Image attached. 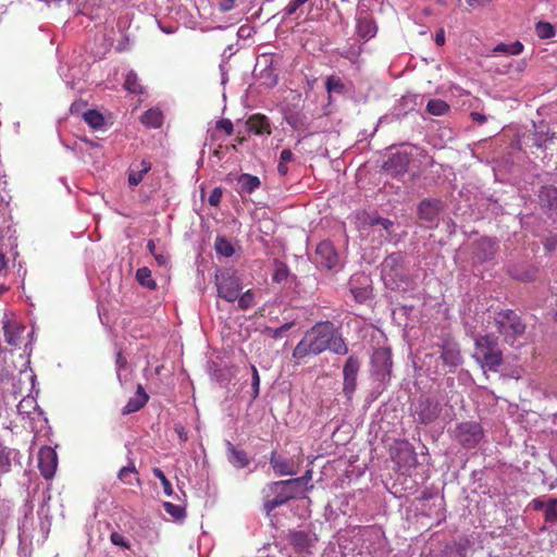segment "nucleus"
<instances>
[{"label": "nucleus", "mask_w": 557, "mask_h": 557, "mask_svg": "<svg viewBox=\"0 0 557 557\" xmlns=\"http://www.w3.org/2000/svg\"><path fill=\"white\" fill-rule=\"evenodd\" d=\"M124 87L132 94H141L144 89L137 74L134 71L127 73Z\"/></svg>", "instance_id": "c9c22d12"}, {"label": "nucleus", "mask_w": 557, "mask_h": 557, "mask_svg": "<svg viewBox=\"0 0 557 557\" xmlns=\"http://www.w3.org/2000/svg\"><path fill=\"white\" fill-rule=\"evenodd\" d=\"M293 326V323H285L283 324L281 327H277V329H271V334H272V337L274 338H277L280 337L283 332H287L288 330H290Z\"/></svg>", "instance_id": "864d4df0"}, {"label": "nucleus", "mask_w": 557, "mask_h": 557, "mask_svg": "<svg viewBox=\"0 0 557 557\" xmlns=\"http://www.w3.org/2000/svg\"><path fill=\"white\" fill-rule=\"evenodd\" d=\"M3 331L5 342L11 346H17L24 327L14 321H8L3 325Z\"/></svg>", "instance_id": "4be33fe9"}, {"label": "nucleus", "mask_w": 557, "mask_h": 557, "mask_svg": "<svg viewBox=\"0 0 557 557\" xmlns=\"http://www.w3.org/2000/svg\"><path fill=\"white\" fill-rule=\"evenodd\" d=\"M377 27L374 21L368 16L359 17L357 20V34L366 39H370L375 36Z\"/></svg>", "instance_id": "b1692460"}, {"label": "nucleus", "mask_w": 557, "mask_h": 557, "mask_svg": "<svg viewBox=\"0 0 557 557\" xmlns=\"http://www.w3.org/2000/svg\"><path fill=\"white\" fill-rule=\"evenodd\" d=\"M7 267V259L3 253H0V272L5 269Z\"/></svg>", "instance_id": "e2e57ef3"}, {"label": "nucleus", "mask_w": 557, "mask_h": 557, "mask_svg": "<svg viewBox=\"0 0 557 557\" xmlns=\"http://www.w3.org/2000/svg\"><path fill=\"white\" fill-rule=\"evenodd\" d=\"M270 465L275 474L284 476V475H294L297 473V470L290 459L284 458L276 454V451L271 453Z\"/></svg>", "instance_id": "2eb2a0df"}, {"label": "nucleus", "mask_w": 557, "mask_h": 557, "mask_svg": "<svg viewBox=\"0 0 557 557\" xmlns=\"http://www.w3.org/2000/svg\"><path fill=\"white\" fill-rule=\"evenodd\" d=\"M110 540L114 545L125 547V548L128 547V543L126 542L125 537L117 532H113L110 536Z\"/></svg>", "instance_id": "09e8293b"}, {"label": "nucleus", "mask_w": 557, "mask_h": 557, "mask_svg": "<svg viewBox=\"0 0 557 557\" xmlns=\"http://www.w3.org/2000/svg\"><path fill=\"white\" fill-rule=\"evenodd\" d=\"M545 522L555 523L557 521V499L549 498L544 510Z\"/></svg>", "instance_id": "e433bc0d"}, {"label": "nucleus", "mask_w": 557, "mask_h": 557, "mask_svg": "<svg viewBox=\"0 0 557 557\" xmlns=\"http://www.w3.org/2000/svg\"><path fill=\"white\" fill-rule=\"evenodd\" d=\"M359 369L360 360L358 357L355 355L349 356L343 368V393L348 399H351L357 388V375Z\"/></svg>", "instance_id": "6e6552de"}, {"label": "nucleus", "mask_w": 557, "mask_h": 557, "mask_svg": "<svg viewBox=\"0 0 557 557\" xmlns=\"http://www.w3.org/2000/svg\"><path fill=\"white\" fill-rule=\"evenodd\" d=\"M236 141H237L238 144H243V143L245 141V137H237V138H236Z\"/></svg>", "instance_id": "0e129e2a"}, {"label": "nucleus", "mask_w": 557, "mask_h": 557, "mask_svg": "<svg viewBox=\"0 0 557 557\" xmlns=\"http://www.w3.org/2000/svg\"><path fill=\"white\" fill-rule=\"evenodd\" d=\"M246 125L255 135L262 136L272 134L270 120L264 114L256 113L250 115L246 121Z\"/></svg>", "instance_id": "4468645a"}, {"label": "nucleus", "mask_w": 557, "mask_h": 557, "mask_svg": "<svg viewBox=\"0 0 557 557\" xmlns=\"http://www.w3.org/2000/svg\"><path fill=\"white\" fill-rule=\"evenodd\" d=\"M473 358L482 368L497 371L503 363V354L498 348L497 338L494 335H482L475 338V352Z\"/></svg>", "instance_id": "7ed1b4c3"}, {"label": "nucleus", "mask_w": 557, "mask_h": 557, "mask_svg": "<svg viewBox=\"0 0 557 557\" xmlns=\"http://www.w3.org/2000/svg\"><path fill=\"white\" fill-rule=\"evenodd\" d=\"M523 48L524 47L522 42L519 40H516L511 44L499 42L494 47L493 52L504 53L507 55H518L523 51Z\"/></svg>", "instance_id": "cd10ccee"}, {"label": "nucleus", "mask_w": 557, "mask_h": 557, "mask_svg": "<svg viewBox=\"0 0 557 557\" xmlns=\"http://www.w3.org/2000/svg\"><path fill=\"white\" fill-rule=\"evenodd\" d=\"M289 543L298 550H305L312 545V539L305 531H294L289 534Z\"/></svg>", "instance_id": "bb28decb"}, {"label": "nucleus", "mask_w": 557, "mask_h": 557, "mask_svg": "<svg viewBox=\"0 0 557 557\" xmlns=\"http://www.w3.org/2000/svg\"><path fill=\"white\" fill-rule=\"evenodd\" d=\"M58 466V456L54 449L44 446L38 453V468L45 479L53 478Z\"/></svg>", "instance_id": "9d476101"}, {"label": "nucleus", "mask_w": 557, "mask_h": 557, "mask_svg": "<svg viewBox=\"0 0 557 557\" xmlns=\"http://www.w3.org/2000/svg\"><path fill=\"white\" fill-rule=\"evenodd\" d=\"M327 349L336 355H347L348 346L344 338L337 333L335 325L332 323V339L327 343Z\"/></svg>", "instance_id": "393cba45"}, {"label": "nucleus", "mask_w": 557, "mask_h": 557, "mask_svg": "<svg viewBox=\"0 0 557 557\" xmlns=\"http://www.w3.org/2000/svg\"><path fill=\"white\" fill-rule=\"evenodd\" d=\"M163 507L165 512L171 515L175 519H182L186 515L185 509L180 505L166 502L163 504Z\"/></svg>", "instance_id": "a19ab883"}, {"label": "nucleus", "mask_w": 557, "mask_h": 557, "mask_svg": "<svg viewBox=\"0 0 557 557\" xmlns=\"http://www.w3.org/2000/svg\"><path fill=\"white\" fill-rule=\"evenodd\" d=\"M117 478L127 485H133L134 481L139 482L137 470L134 465L121 468Z\"/></svg>", "instance_id": "473e14b6"}, {"label": "nucleus", "mask_w": 557, "mask_h": 557, "mask_svg": "<svg viewBox=\"0 0 557 557\" xmlns=\"http://www.w3.org/2000/svg\"><path fill=\"white\" fill-rule=\"evenodd\" d=\"M238 193L252 194L261 186V181L258 176L243 173L237 177Z\"/></svg>", "instance_id": "412c9836"}, {"label": "nucleus", "mask_w": 557, "mask_h": 557, "mask_svg": "<svg viewBox=\"0 0 557 557\" xmlns=\"http://www.w3.org/2000/svg\"><path fill=\"white\" fill-rule=\"evenodd\" d=\"M449 104L442 99H431L426 104V112L431 115L441 116L449 111Z\"/></svg>", "instance_id": "c756f323"}, {"label": "nucleus", "mask_w": 557, "mask_h": 557, "mask_svg": "<svg viewBox=\"0 0 557 557\" xmlns=\"http://www.w3.org/2000/svg\"><path fill=\"white\" fill-rule=\"evenodd\" d=\"M147 249L153 256L156 253V243L153 239H149L147 243Z\"/></svg>", "instance_id": "052dcab7"}, {"label": "nucleus", "mask_w": 557, "mask_h": 557, "mask_svg": "<svg viewBox=\"0 0 557 557\" xmlns=\"http://www.w3.org/2000/svg\"><path fill=\"white\" fill-rule=\"evenodd\" d=\"M251 372H252V389H253V398H256L259 395V387H260V376L258 373V370L255 366H251Z\"/></svg>", "instance_id": "49530a36"}, {"label": "nucleus", "mask_w": 557, "mask_h": 557, "mask_svg": "<svg viewBox=\"0 0 557 557\" xmlns=\"http://www.w3.org/2000/svg\"><path fill=\"white\" fill-rule=\"evenodd\" d=\"M545 506H546V505L544 504V502H542V500H540V499H534V500H533V508H534L535 510H541V509H543V508L545 509Z\"/></svg>", "instance_id": "680f3d73"}, {"label": "nucleus", "mask_w": 557, "mask_h": 557, "mask_svg": "<svg viewBox=\"0 0 557 557\" xmlns=\"http://www.w3.org/2000/svg\"><path fill=\"white\" fill-rule=\"evenodd\" d=\"M412 416L417 422L423 425H429L438 419L442 412V405L440 400L421 396L412 405Z\"/></svg>", "instance_id": "0eeeda50"}, {"label": "nucleus", "mask_w": 557, "mask_h": 557, "mask_svg": "<svg viewBox=\"0 0 557 557\" xmlns=\"http://www.w3.org/2000/svg\"><path fill=\"white\" fill-rule=\"evenodd\" d=\"M441 359L449 368H457L462 362L459 348L453 344H446L443 346Z\"/></svg>", "instance_id": "6ab92c4d"}, {"label": "nucleus", "mask_w": 557, "mask_h": 557, "mask_svg": "<svg viewBox=\"0 0 557 557\" xmlns=\"http://www.w3.org/2000/svg\"><path fill=\"white\" fill-rule=\"evenodd\" d=\"M453 438L463 448H475L484 436L482 425L476 421L457 423L451 430Z\"/></svg>", "instance_id": "423d86ee"}, {"label": "nucleus", "mask_w": 557, "mask_h": 557, "mask_svg": "<svg viewBox=\"0 0 557 557\" xmlns=\"http://www.w3.org/2000/svg\"><path fill=\"white\" fill-rule=\"evenodd\" d=\"M537 268L529 263L516 264L509 269V275L512 278L521 282L535 281L537 277Z\"/></svg>", "instance_id": "f3484780"}, {"label": "nucleus", "mask_w": 557, "mask_h": 557, "mask_svg": "<svg viewBox=\"0 0 557 557\" xmlns=\"http://www.w3.org/2000/svg\"><path fill=\"white\" fill-rule=\"evenodd\" d=\"M471 117H472L473 121H475V122H478L480 124H482V123H484L486 121V116L484 114L479 113V112H472L471 113Z\"/></svg>", "instance_id": "13d9d810"}, {"label": "nucleus", "mask_w": 557, "mask_h": 557, "mask_svg": "<svg viewBox=\"0 0 557 557\" xmlns=\"http://www.w3.org/2000/svg\"><path fill=\"white\" fill-rule=\"evenodd\" d=\"M228 451V461L237 469L246 468L250 463V459L246 451L237 449L231 442H226Z\"/></svg>", "instance_id": "aec40b11"}, {"label": "nucleus", "mask_w": 557, "mask_h": 557, "mask_svg": "<svg viewBox=\"0 0 557 557\" xmlns=\"http://www.w3.org/2000/svg\"><path fill=\"white\" fill-rule=\"evenodd\" d=\"M289 275V271L286 264L283 262H276V268L274 271V274L272 276L273 282L275 283H282L287 280Z\"/></svg>", "instance_id": "58836bf2"}, {"label": "nucleus", "mask_w": 557, "mask_h": 557, "mask_svg": "<svg viewBox=\"0 0 557 557\" xmlns=\"http://www.w3.org/2000/svg\"><path fill=\"white\" fill-rule=\"evenodd\" d=\"M238 307L242 310H247L255 304V294L251 289L246 290L240 296H238Z\"/></svg>", "instance_id": "ea45409f"}, {"label": "nucleus", "mask_w": 557, "mask_h": 557, "mask_svg": "<svg viewBox=\"0 0 557 557\" xmlns=\"http://www.w3.org/2000/svg\"><path fill=\"white\" fill-rule=\"evenodd\" d=\"M442 211V201L440 199L424 198L418 205V216L428 223H435Z\"/></svg>", "instance_id": "ddd939ff"}, {"label": "nucleus", "mask_w": 557, "mask_h": 557, "mask_svg": "<svg viewBox=\"0 0 557 557\" xmlns=\"http://www.w3.org/2000/svg\"><path fill=\"white\" fill-rule=\"evenodd\" d=\"M214 249L218 255L230 258L234 255L235 250L232 243L222 236L216 237L214 243Z\"/></svg>", "instance_id": "2f4dec72"}, {"label": "nucleus", "mask_w": 557, "mask_h": 557, "mask_svg": "<svg viewBox=\"0 0 557 557\" xmlns=\"http://www.w3.org/2000/svg\"><path fill=\"white\" fill-rule=\"evenodd\" d=\"M149 400V395L146 393L144 386L138 384L136 387L135 396L131 397L127 404L122 409V414L126 416L139 411L146 406Z\"/></svg>", "instance_id": "dca6fc26"}, {"label": "nucleus", "mask_w": 557, "mask_h": 557, "mask_svg": "<svg viewBox=\"0 0 557 557\" xmlns=\"http://www.w3.org/2000/svg\"><path fill=\"white\" fill-rule=\"evenodd\" d=\"M299 480H282L269 483L263 488V509L269 516L275 508L285 505L300 495L297 490Z\"/></svg>", "instance_id": "f03ea898"}, {"label": "nucleus", "mask_w": 557, "mask_h": 557, "mask_svg": "<svg viewBox=\"0 0 557 557\" xmlns=\"http://www.w3.org/2000/svg\"><path fill=\"white\" fill-rule=\"evenodd\" d=\"M325 88L329 92L342 94L345 90V85L339 77L331 75L326 78Z\"/></svg>", "instance_id": "4c0bfd02"}, {"label": "nucleus", "mask_w": 557, "mask_h": 557, "mask_svg": "<svg viewBox=\"0 0 557 557\" xmlns=\"http://www.w3.org/2000/svg\"><path fill=\"white\" fill-rule=\"evenodd\" d=\"M410 161V153L398 151L383 163V170L393 177L403 176L407 173Z\"/></svg>", "instance_id": "1a4fd4ad"}, {"label": "nucleus", "mask_w": 557, "mask_h": 557, "mask_svg": "<svg viewBox=\"0 0 557 557\" xmlns=\"http://www.w3.org/2000/svg\"><path fill=\"white\" fill-rule=\"evenodd\" d=\"M115 363H116V368H117V374L120 375V371L122 369H125L126 368V364H127V360L126 358L123 356V352L122 350H119L117 354H116V360H115Z\"/></svg>", "instance_id": "5fc2aeb1"}, {"label": "nucleus", "mask_w": 557, "mask_h": 557, "mask_svg": "<svg viewBox=\"0 0 557 557\" xmlns=\"http://www.w3.org/2000/svg\"><path fill=\"white\" fill-rule=\"evenodd\" d=\"M554 320L557 322V310H556V312L554 314Z\"/></svg>", "instance_id": "69168bd1"}, {"label": "nucleus", "mask_w": 557, "mask_h": 557, "mask_svg": "<svg viewBox=\"0 0 557 557\" xmlns=\"http://www.w3.org/2000/svg\"><path fill=\"white\" fill-rule=\"evenodd\" d=\"M140 121L147 127L158 128L163 123V114L159 109H149L143 113Z\"/></svg>", "instance_id": "a878e982"}, {"label": "nucleus", "mask_w": 557, "mask_h": 557, "mask_svg": "<svg viewBox=\"0 0 557 557\" xmlns=\"http://www.w3.org/2000/svg\"><path fill=\"white\" fill-rule=\"evenodd\" d=\"M221 199H222V189L220 187H215L211 191V194L208 198V202L210 206L216 207L221 202Z\"/></svg>", "instance_id": "a18cd8bd"}, {"label": "nucleus", "mask_w": 557, "mask_h": 557, "mask_svg": "<svg viewBox=\"0 0 557 557\" xmlns=\"http://www.w3.org/2000/svg\"><path fill=\"white\" fill-rule=\"evenodd\" d=\"M535 34L540 39H550L555 36L556 29L549 22L540 21L535 24Z\"/></svg>", "instance_id": "72a5a7b5"}, {"label": "nucleus", "mask_w": 557, "mask_h": 557, "mask_svg": "<svg viewBox=\"0 0 557 557\" xmlns=\"http://www.w3.org/2000/svg\"><path fill=\"white\" fill-rule=\"evenodd\" d=\"M151 170V162L144 159L139 163H133L128 169V184L131 186L139 185L145 175Z\"/></svg>", "instance_id": "a211bd4d"}, {"label": "nucleus", "mask_w": 557, "mask_h": 557, "mask_svg": "<svg viewBox=\"0 0 557 557\" xmlns=\"http://www.w3.org/2000/svg\"><path fill=\"white\" fill-rule=\"evenodd\" d=\"M543 245L544 248L549 252L555 250L557 247V234H550L549 236H547L543 242Z\"/></svg>", "instance_id": "de8ad7c7"}, {"label": "nucleus", "mask_w": 557, "mask_h": 557, "mask_svg": "<svg viewBox=\"0 0 557 557\" xmlns=\"http://www.w3.org/2000/svg\"><path fill=\"white\" fill-rule=\"evenodd\" d=\"M495 323L505 342L513 343L525 331V324L512 310L498 312L495 317Z\"/></svg>", "instance_id": "39448f33"}, {"label": "nucleus", "mask_w": 557, "mask_h": 557, "mask_svg": "<svg viewBox=\"0 0 557 557\" xmlns=\"http://www.w3.org/2000/svg\"><path fill=\"white\" fill-rule=\"evenodd\" d=\"M435 42L437 46H443L444 42H445V35H444V30L441 29L438 33H436L435 35Z\"/></svg>", "instance_id": "bf43d9fd"}, {"label": "nucleus", "mask_w": 557, "mask_h": 557, "mask_svg": "<svg viewBox=\"0 0 557 557\" xmlns=\"http://www.w3.org/2000/svg\"><path fill=\"white\" fill-rule=\"evenodd\" d=\"M218 296L234 302L242 292V280L233 269H225L215 274Z\"/></svg>", "instance_id": "20e7f679"}, {"label": "nucleus", "mask_w": 557, "mask_h": 557, "mask_svg": "<svg viewBox=\"0 0 557 557\" xmlns=\"http://www.w3.org/2000/svg\"><path fill=\"white\" fill-rule=\"evenodd\" d=\"M176 434L178 435L180 440L181 441H187V432L185 430V428L182 425V424H175V428H174Z\"/></svg>", "instance_id": "4d7b16f0"}, {"label": "nucleus", "mask_w": 557, "mask_h": 557, "mask_svg": "<svg viewBox=\"0 0 557 557\" xmlns=\"http://www.w3.org/2000/svg\"><path fill=\"white\" fill-rule=\"evenodd\" d=\"M540 202L543 207L553 210L557 209V187L544 186L539 194Z\"/></svg>", "instance_id": "5701e85b"}, {"label": "nucleus", "mask_w": 557, "mask_h": 557, "mask_svg": "<svg viewBox=\"0 0 557 557\" xmlns=\"http://www.w3.org/2000/svg\"><path fill=\"white\" fill-rule=\"evenodd\" d=\"M83 119L94 129H100L104 125V117L97 110H87L84 112Z\"/></svg>", "instance_id": "7c9ffc66"}, {"label": "nucleus", "mask_w": 557, "mask_h": 557, "mask_svg": "<svg viewBox=\"0 0 557 557\" xmlns=\"http://www.w3.org/2000/svg\"><path fill=\"white\" fill-rule=\"evenodd\" d=\"M381 225L384 230L389 231L394 226V222L385 218H376L371 221V225Z\"/></svg>", "instance_id": "8fccbe9b"}, {"label": "nucleus", "mask_w": 557, "mask_h": 557, "mask_svg": "<svg viewBox=\"0 0 557 557\" xmlns=\"http://www.w3.org/2000/svg\"><path fill=\"white\" fill-rule=\"evenodd\" d=\"M216 128L224 131L227 135H232L234 132V125L228 119H221L216 122Z\"/></svg>", "instance_id": "c03bdc74"}, {"label": "nucleus", "mask_w": 557, "mask_h": 557, "mask_svg": "<svg viewBox=\"0 0 557 557\" xmlns=\"http://www.w3.org/2000/svg\"><path fill=\"white\" fill-rule=\"evenodd\" d=\"M153 257H154L156 262H157L159 265H161V267L166 265V264H168V262H169V260H170V256H169L168 253H162V252H161V253H158V252H156V253L153 255Z\"/></svg>", "instance_id": "6e6d98bb"}, {"label": "nucleus", "mask_w": 557, "mask_h": 557, "mask_svg": "<svg viewBox=\"0 0 557 557\" xmlns=\"http://www.w3.org/2000/svg\"><path fill=\"white\" fill-rule=\"evenodd\" d=\"M153 472V475L156 478H158L162 484V487H163V492L171 496L173 494V488H172V484L171 482L168 480V478L165 476V474L163 473V471L159 468H154L152 470Z\"/></svg>", "instance_id": "79ce46f5"}, {"label": "nucleus", "mask_w": 557, "mask_h": 557, "mask_svg": "<svg viewBox=\"0 0 557 557\" xmlns=\"http://www.w3.org/2000/svg\"><path fill=\"white\" fill-rule=\"evenodd\" d=\"M295 160V156L290 149H283L281 151L280 161L277 164V173L281 176H285L288 173L287 163L293 162Z\"/></svg>", "instance_id": "f704fd0d"}, {"label": "nucleus", "mask_w": 557, "mask_h": 557, "mask_svg": "<svg viewBox=\"0 0 557 557\" xmlns=\"http://www.w3.org/2000/svg\"><path fill=\"white\" fill-rule=\"evenodd\" d=\"M294 480H299L297 483V490L302 494V485L307 484L311 480V471L308 470L302 476L295 478Z\"/></svg>", "instance_id": "3c124183"}, {"label": "nucleus", "mask_w": 557, "mask_h": 557, "mask_svg": "<svg viewBox=\"0 0 557 557\" xmlns=\"http://www.w3.org/2000/svg\"><path fill=\"white\" fill-rule=\"evenodd\" d=\"M136 280L143 286L150 290L157 288V282L152 278L151 270L147 267L139 268L136 271Z\"/></svg>", "instance_id": "c85d7f7f"}, {"label": "nucleus", "mask_w": 557, "mask_h": 557, "mask_svg": "<svg viewBox=\"0 0 557 557\" xmlns=\"http://www.w3.org/2000/svg\"><path fill=\"white\" fill-rule=\"evenodd\" d=\"M11 469L10 454L5 450H0V474L9 472Z\"/></svg>", "instance_id": "37998d69"}, {"label": "nucleus", "mask_w": 557, "mask_h": 557, "mask_svg": "<svg viewBox=\"0 0 557 557\" xmlns=\"http://www.w3.org/2000/svg\"><path fill=\"white\" fill-rule=\"evenodd\" d=\"M372 366L376 375L385 380L391 375L392 354L388 348H377L372 355Z\"/></svg>", "instance_id": "f8f14e48"}, {"label": "nucleus", "mask_w": 557, "mask_h": 557, "mask_svg": "<svg viewBox=\"0 0 557 557\" xmlns=\"http://www.w3.org/2000/svg\"><path fill=\"white\" fill-rule=\"evenodd\" d=\"M235 8V0H220L219 10L221 12H228Z\"/></svg>", "instance_id": "603ef678"}, {"label": "nucleus", "mask_w": 557, "mask_h": 557, "mask_svg": "<svg viewBox=\"0 0 557 557\" xmlns=\"http://www.w3.org/2000/svg\"><path fill=\"white\" fill-rule=\"evenodd\" d=\"M332 339V322L321 321L306 332L293 350V358L300 360L311 355H320L327 349Z\"/></svg>", "instance_id": "f257e3e1"}, {"label": "nucleus", "mask_w": 557, "mask_h": 557, "mask_svg": "<svg viewBox=\"0 0 557 557\" xmlns=\"http://www.w3.org/2000/svg\"><path fill=\"white\" fill-rule=\"evenodd\" d=\"M338 255L335 247L329 240L321 242L315 248V261L329 270L338 264Z\"/></svg>", "instance_id": "9b49d317"}]
</instances>
